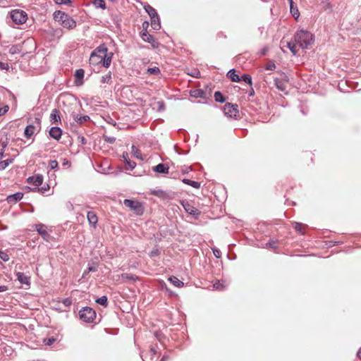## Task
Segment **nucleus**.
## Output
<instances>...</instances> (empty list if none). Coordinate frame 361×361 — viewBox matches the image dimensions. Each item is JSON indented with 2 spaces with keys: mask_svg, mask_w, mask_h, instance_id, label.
Instances as JSON below:
<instances>
[{
  "mask_svg": "<svg viewBox=\"0 0 361 361\" xmlns=\"http://www.w3.org/2000/svg\"><path fill=\"white\" fill-rule=\"evenodd\" d=\"M295 43L291 42H281V49L284 51L285 48L290 49L293 54H296L298 51V48L302 49H308L314 42L313 35L312 33L305 30L298 31L295 35Z\"/></svg>",
  "mask_w": 361,
  "mask_h": 361,
  "instance_id": "1",
  "label": "nucleus"
},
{
  "mask_svg": "<svg viewBox=\"0 0 361 361\" xmlns=\"http://www.w3.org/2000/svg\"><path fill=\"white\" fill-rule=\"evenodd\" d=\"M112 54L107 53L104 47H99L90 56V63L92 65L102 64L104 67H109L111 62Z\"/></svg>",
  "mask_w": 361,
  "mask_h": 361,
  "instance_id": "2",
  "label": "nucleus"
},
{
  "mask_svg": "<svg viewBox=\"0 0 361 361\" xmlns=\"http://www.w3.org/2000/svg\"><path fill=\"white\" fill-rule=\"evenodd\" d=\"M11 18L16 25H21L27 21V15L22 10H13L11 13Z\"/></svg>",
  "mask_w": 361,
  "mask_h": 361,
  "instance_id": "3",
  "label": "nucleus"
},
{
  "mask_svg": "<svg viewBox=\"0 0 361 361\" xmlns=\"http://www.w3.org/2000/svg\"><path fill=\"white\" fill-rule=\"evenodd\" d=\"M79 314L80 319L85 322H90L93 321L96 317L95 312L90 307L83 308L80 311Z\"/></svg>",
  "mask_w": 361,
  "mask_h": 361,
  "instance_id": "4",
  "label": "nucleus"
},
{
  "mask_svg": "<svg viewBox=\"0 0 361 361\" xmlns=\"http://www.w3.org/2000/svg\"><path fill=\"white\" fill-rule=\"evenodd\" d=\"M123 204L126 207H129L130 209L135 211L137 214L142 212L141 204L135 200H125Z\"/></svg>",
  "mask_w": 361,
  "mask_h": 361,
  "instance_id": "5",
  "label": "nucleus"
},
{
  "mask_svg": "<svg viewBox=\"0 0 361 361\" xmlns=\"http://www.w3.org/2000/svg\"><path fill=\"white\" fill-rule=\"evenodd\" d=\"M36 230L42 235V237L47 241H49L51 238L49 232L47 230V227L43 224L36 225Z\"/></svg>",
  "mask_w": 361,
  "mask_h": 361,
  "instance_id": "6",
  "label": "nucleus"
},
{
  "mask_svg": "<svg viewBox=\"0 0 361 361\" xmlns=\"http://www.w3.org/2000/svg\"><path fill=\"white\" fill-rule=\"evenodd\" d=\"M121 95L123 98L126 99L128 100H131L134 97L133 94V90L130 87H124L121 90Z\"/></svg>",
  "mask_w": 361,
  "mask_h": 361,
  "instance_id": "7",
  "label": "nucleus"
},
{
  "mask_svg": "<svg viewBox=\"0 0 361 361\" xmlns=\"http://www.w3.org/2000/svg\"><path fill=\"white\" fill-rule=\"evenodd\" d=\"M85 72L82 69H78L75 71V83L78 86H80L83 83V78H84Z\"/></svg>",
  "mask_w": 361,
  "mask_h": 361,
  "instance_id": "8",
  "label": "nucleus"
},
{
  "mask_svg": "<svg viewBox=\"0 0 361 361\" xmlns=\"http://www.w3.org/2000/svg\"><path fill=\"white\" fill-rule=\"evenodd\" d=\"M224 111L226 114L229 115V116H235L238 113L237 106L234 105H231L230 104H226L224 108Z\"/></svg>",
  "mask_w": 361,
  "mask_h": 361,
  "instance_id": "9",
  "label": "nucleus"
},
{
  "mask_svg": "<svg viewBox=\"0 0 361 361\" xmlns=\"http://www.w3.org/2000/svg\"><path fill=\"white\" fill-rule=\"evenodd\" d=\"M61 25L64 28L73 29L76 26V22L69 16H67L66 20L62 23Z\"/></svg>",
  "mask_w": 361,
  "mask_h": 361,
  "instance_id": "10",
  "label": "nucleus"
},
{
  "mask_svg": "<svg viewBox=\"0 0 361 361\" xmlns=\"http://www.w3.org/2000/svg\"><path fill=\"white\" fill-rule=\"evenodd\" d=\"M67 16L68 15L64 12L58 11L54 13V18L56 21L61 25L62 23L66 20Z\"/></svg>",
  "mask_w": 361,
  "mask_h": 361,
  "instance_id": "11",
  "label": "nucleus"
},
{
  "mask_svg": "<svg viewBox=\"0 0 361 361\" xmlns=\"http://www.w3.org/2000/svg\"><path fill=\"white\" fill-rule=\"evenodd\" d=\"M61 130L58 127H53L51 128L49 131V135L51 137L56 140H59L61 135Z\"/></svg>",
  "mask_w": 361,
  "mask_h": 361,
  "instance_id": "12",
  "label": "nucleus"
},
{
  "mask_svg": "<svg viewBox=\"0 0 361 361\" xmlns=\"http://www.w3.org/2000/svg\"><path fill=\"white\" fill-rule=\"evenodd\" d=\"M43 178L40 175H37L35 176L30 177L28 178V182L32 183L33 185L38 186L42 183Z\"/></svg>",
  "mask_w": 361,
  "mask_h": 361,
  "instance_id": "13",
  "label": "nucleus"
},
{
  "mask_svg": "<svg viewBox=\"0 0 361 361\" xmlns=\"http://www.w3.org/2000/svg\"><path fill=\"white\" fill-rule=\"evenodd\" d=\"M23 193L18 192L16 194L9 195L7 197V201L8 203H16V202L20 200L23 198Z\"/></svg>",
  "mask_w": 361,
  "mask_h": 361,
  "instance_id": "14",
  "label": "nucleus"
},
{
  "mask_svg": "<svg viewBox=\"0 0 361 361\" xmlns=\"http://www.w3.org/2000/svg\"><path fill=\"white\" fill-rule=\"evenodd\" d=\"M288 1H289V3H290V13H291L292 16L295 19H298V17L300 16V13L298 11V9L297 6H294V3H293V0H288Z\"/></svg>",
  "mask_w": 361,
  "mask_h": 361,
  "instance_id": "15",
  "label": "nucleus"
},
{
  "mask_svg": "<svg viewBox=\"0 0 361 361\" xmlns=\"http://www.w3.org/2000/svg\"><path fill=\"white\" fill-rule=\"evenodd\" d=\"M154 170L158 173H167L169 172V167L163 164H159L154 167Z\"/></svg>",
  "mask_w": 361,
  "mask_h": 361,
  "instance_id": "16",
  "label": "nucleus"
},
{
  "mask_svg": "<svg viewBox=\"0 0 361 361\" xmlns=\"http://www.w3.org/2000/svg\"><path fill=\"white\" fill-rule=\"evenodd\" d=\"M142 38L144 41L151 43L153 47L156 46L155 41L154 40L152 36L149 35L147 32L142 33Z\"/></svg>",
  "mask_w": 361,
  "mask_h": 361,
  "instance_id": "17",
  "label": "nucleus"
},
{
  "mask_svg": "<svg viewBox=\"0 0 361 361\" xmlns=\"http://www.w3.org/2000/svg\"><path fill=\"white\" fill-rule=\"evenodd\" d=\"M123 159H124V161L126 162V169L127 170H131L135 168V163L133 162V161H131L128 159V154H126V155L123 154Z\"/></svg>",
  "mask_w": 361,
  "mask_h": 361,
  "instance_id": "18",
  "label": "nucleus"
},
{
  "mask_svg": "<svg viewBox=\"0 0 361 361\" xmlns=\"http://www.w3.org/2000/svg\"><path fill=\"white\" fill-rule=\"evenodd\" d=\"M87 219L90 224L95 226L97 223V217L96 214L92 212H89L87 213Z\"/></svg>",
  "mask_w": 361,
  "mask_h": 361,
  "instance_id": "19",
  "label": "nucleus"
},
{
  "mask_svg": "<svg viewBox=\"0 0 361 361\" xmlns=\"http://www.w3.org/2000/svg\"><path fill=\"white\" fill-rule=\"evenodd\" d=\"M36 129L35 127L33 126H28L25 130V135L26 137L29 138L35 132Z\"/></svg>",
  "mask_w": 361,
  "mask_h": 361,
  "instance_id": "20",
  "label": "nucleus"
},
{
  "mask_svg": "<svg viewBox=\"0 0 361 361\" xmlns=\"http://www.w3.org/2000/svg\"><path fill=\"white\" fill-rule=\"evenodd\" d=\"M169 281L176 287H182L184 285L183 282L175 276H171Z\"/></svg>",
  "mask_w": 361,
  "mask_h": 361,
  "instance_id": "21",
  "label": "nucleus"
},
{
  "mask_svg": "<svg viewBox=\"0 0 361 361\" xmlns=\"http://www.w3.org/2000/svg\"><path fill=\"white\" fill-rule=\"evenodd\" d=\"M183 207L185 208V210L190 214H197V209L195 208L193 206L189 204L188 203H186L185 204H183Z\"/></svg>",
  "mask_w": 361,
  "mask_h": 361,
  "instance_id": "22",
  "label": "nucleus"
},
{
  "mask_svg": "<svg viewBox=\"0 0 361 361\" xmlns=\"http://www.w3.org/2000/svg\"><path fill=\"white\" fill-rule=\"evenodd\" d=\"M228 77L233 82H238L240 80L239 75L235 73L234 70H231L228 73Z\"/></svg>",
  "mask_w": 361,
  "mask_h": 361,
  "instance_id": "23",
  "label": "nucleus"
},
{
  "mask_svg": "<svg viewBox=\"0 0 361 361\" xmlns=\"http://www.w3.org/2000/svg\"><path fill=\"white\" fill-rule=\"evenodd\" d=\"M17 278H18V280L21 283H23V284L29 283V279L25 275H24L23 273H18Z\"/></svg>",
  "mask_w": 361,
  "mask_h": 361,
  "instance_id": "24",
  "label": "nucleus"
},
{
  "mask_svg": "<svg viewBox=\"0 0 361 361\" xmlns=\"http://www.w3.org/2000/svg\"><path fill=\"white\" fill-rule=\"evenodd\" d=\"M92 4L95 8H101L102 9L106 8V3L104 0H94Z\"/></svg>",
  "mask_w": 361,
  "mask_h": 361,
  "instance_id": "25",
  "label": "nucleus"
},
{
  "mask_svg": "<svg viewBox=\"0 0 361 361\" xmlns=\"http://www.w3.org/2000/svg\"><path fill=\"white\" fill-rule=\"evenodd\" d=\"M50 118L52 123H56L60 120V116L56 109L52 111Z\"/></svg>",
  "mask_w": 361,
  "mask_h": 361,
  "instance_id": "26",
  "label": "nucleus"
},
{
  "mask_svg": "<svg viewBox=\"0 0 361 361\" xmlns=\"http://www.w3.org/2000/svg\"><path fill=\"white\" fill-rule=\"evenodd\" d=\"M145 10L148 13V14L149 15V16L151 17L152 19H154L155 17L157 16V14L155 10L150 6H146Z\"/></svg>",
  "mask_w": 361,
  "mask_h": 361,
  "instance_id": "27",
  "label": "nucleus"
},
{
  "mask_svg": "<svg viewBox=\"0 0 361 361\" xmlns=\"http://www.w3.org/2000/svg\"><path fill=\"white\" fill-rule=\"evenodd\" d=\"M151 26L154 30H158L160 27V24L159 23V20L157 16L154 19L151 18Z\"/></svg>",
  "mask_w": 361,
  "mask_h": 361,
  "instance_id": "28",
  "label": "nucleus"
},
{
  "mask_svg": "<svg viewBox=\"0 0 361 361\" xmlns=\"http://www.w3.org/2000/svg\"><path fill=\"white\" fill-rule=\"evenodd\" d=\"M74 119L75 121L82 123L87 121L89 119V117L87 116H79L78 115H76L74 116Z\"/></svg>",
  "mask_w": 361,
  "mask_h": 361,
  "instance_id": "29",
  "label": "nucleus"
},
{
  "mask_svg": "<svg viewBox=\"0 0 361 361\" xmlns=\"http://www.w3.org/2000/svg\"><path fill=\"white\" fill-rule=\"evenodd\" d=\"M183 183L188 184V185L192 186L193 188H198L200 187V183L197 182L192 181V180H190L188 179H183Z\"/></svg>",
  "mask_w": 361,
  "mask_h": 361,
  "instance_id": "30",
  "label": "nucleus"
},
{
  "mask_svg": "<svg viewBox=\"0 0 361 361\" xmlns=\"http://www.w3.org/2000/svg\"><path fill=\"white\" fill-rule=\"evenodd\" d=\"M159 73V69L156 66L147 69V73L150 75H158Z\"/></svg>",
  "mask_w": 361,
  "mask_h": 361,
  "instance_id": "31",
  "label": "nucleus"
},
{
  "mask_svg": "<svg viewBox=\"0 0 361 361\" xmlns=\"http://www.w3.org/2000/svg\"><path fill=\"white\" fill-rule=\"evenodd\" d=\"M276 85L277 88L281 90V91H284L286 89V84L281 81L276 80Z\"/></svg>",
  "mask_w": 361,
  "mask_h": 361,
  "instance_id": "32",
  "label": "nucleus"
},
{
  "mask_svg": "<svg viewBox=\"0 0 361 361\" xmlns=\"http://www.w3.org/2000/svg\"><path fill=\"white\" fill-rule=\"evenodd\" d=\"M97 302L103 306H106L107 303V298L105 296H102L97 299Z\"/></svg>",
  "mask_w": 361,
  "mask_h": 361,
  "instance_id": "33",
  "label": "nucleus"
},
{
  "mask_svg": "<svg viewBox=\"0 0 361 361\" xmlns=\"http://www.w3.org/2000/svg\"><path fill=\"white\" fill-rule=\"evenodd\" d=\"M153 193L156 196L161 197V198H164L166 197V194L164 191H161V190L154 191Z\"/></svg>",
  "mask_w": 361,
  "mask_h": 361,
  "instance_id": "34",
  "label": "nucleus"
},
{
  "mask_svg": "<svg viewBox=\"0 0 361 361\" xmlns=\"http://www.w3.org/2000/svg\"><path fill=\"white\" fill-rule=\"evenodd\" d=\"M214 98L216 99V101H218V102H223V96L222 94L219 92H215L214 94Z\"/></svg>",
  "mask_w": 361,
  "mask_h": 361,
  "instance_id": "35",
  "label": "nucleus"
},
{
  "mask_svg": "<svg viewBox=\"0 0 361 361\" xmlns=\"http://www.w3.org/2000/svg\"><path fill=\"white\" fill-rule=\"evenodd\" d=\"M242 79L243 81H245V82L248 83V84H251L252 83V80H251V77L248 75H244L243 77H242Z\"/></svg>",
  "mask_w": 361,
  "mask_h": 361,
  "instance_id": "36",
  "label": "nucleus"
},
{
  "mask_svg": "<svg viewBox=\"0 0 361 361\" xmlns=\"http://www.w3.org/2000/svg\"><path fill=\"white\" fill-rule=\"evenodd\" d=\"M0 258L5 262L9 259L8 255L4 252H0Z\"/></svg>",
  "mask_w": 361,
  "mask_h": 361,
  "instance_id": "37",
  "label": "nucleus"
},
{
  "mask_svg": "<svg viewBox=\"0 0 361 361\" xmlns=\"http://www.w3.org/2000/svg\"><path fill=\"white\" fill-rule=\"evenodd\" d=\"M111 80V75L107 74L102 78L101 82L102 83L109 82Z\"/></svg>",
  "mask_w": 361,
  "mask_h": 361,
  "instance_id": "38",
  "label": "nucleus"
},
{
  "mask_svg": "<svg viewBox=\"0 0 361 361\" xmlns=\"http://www.w3.org/2000/svg\"><path fill=\"white\" fill-rule=\"evenodd\" d=\"M276 68V66L274 63L272 62H269L267 66H266V69L267 70H270V71H273Z\"/></svg>",
  "mask_w": 361,
  "mask_h": 361,
  "instance_id": "39",
  "label": "nucleus"
},
{
  "mask_svg": "<svg viewBox=\"0 0 361 361\" xmlns=\"http://www.w3.org/2000/svg\"><path fill=\"white\" fill-rule=\"evenodd\" d=\"M214 288L216 290H222L224 288V286L221 283L218 281L214 284Z\"/></svg>",
  "mask_w": 361,
  "mask_h": 361,
  "instance_id": "40",
  "label": "nucleus"
},
{
  "mask_svg": "<svg viewBox=\"0 0 361 361\" xmlns=\"http://www.w3.org/2000/svg\"><path fill=\"white\" fill-rule=\"evenodd\" d=\"M8 106L6 105L3 108H0V116L5 114L8 111Z\"/></svg>",
  "mask_w": 361,
  "mask_h": 361,
  "instance_id": "41",
  "label": "nucleus"
},
{
  "mask_svg": "<svg viewBox=\"0 0 361 361\" xmlns=\"http://www.w3.org/2000/svg\"><path fill=\"white\" fill-rule=\"evenodd\" d=\"M58 4H69L70 0H54Z\"/></svg>",
  "mask_w": 361,
  "mask_h": 361,
  "instance_id": "42",
  "label": "nucleus"
},
{
  "mask_svg": "<svg viewBox=\"0 0 361 361\" xmlns=\"http://www.w3.org/2000/svg\"><path fill=\"white\" fill-rule=\"evenodd\" d=\"M49 166L51 169H54L58 166V162L56 161H51L49 163Z\"/></svg>",
  "mask_w": 361,
  "mask_h": 361,
  "instance_id": "43",
  "label": "nucleus"
},
{
  "mask_svg": "<svg viewBox=\"0 0 361 361\" xmlns=\"http://www.w3.org/2000/svg\"><path fill=\"white\" fill-rule=\"evenodd\" d=\"M0 68L2 70H4V69L7 70L8 68V65L7 63L0 62Z\"/></svg>",
  "mask_w": 361,
  "mask_h": 361,
  "instance_id": "44",
  "label": "nucleus"
},
{
  "mask_svg": "<svg viewBox=\"0 0 361 361\" xmlns=\"http://www.w3.org/2000/svg\"><path fill=\"white\" fill-rule=\"evenodd\" d=\"M55 341V339L54 338H50L48 340H44V342H46L47 345H51Z\"/></svg>",
  "mask_w": 361,
  "mask_h": 361,
  "instance_id": "45",
  "label": "nucleus"
},
{
  "mask_svg": "<svg viewBox=\"0 0 361 361\" xmlns=\"http://www.w3.org/2000/svg\"><path fill=\"white\" fill-rule=\"evenodd\" d=\"M132 149H133V152L134 155H135L137 158H139V154H138V151H137V149H135L134 146H132Z\"/></svg>",
  "mask_w": 361,
  "mask_h": 361,
  "instance_id": "46",
  "label": "nucleus"
},
{
  "mask_svg": "<svg viewBox=\"0 0 361 361\" xmlns=\"http://www.w3.org/2000/svg\"><path fill=\"white\" fill-rule=\"evenodd\" d=\"M7 290L6 286H0V292H4Z\"/></svg>",
  "mask_w": 361,
  "mask_h": 361,
  "instance_id": "47",
  "label": "nucleus"
},
{
  "mask_svg": "<svg viewBox=\"0 0 361 361\" xmlns=\"http://www.w3.org/2000/svg\"><path fill=\"white\" fill-rule=\"evenodd\" d=\"M2 148H5L7 145V140L1 142Z\"/></svg>",
  "mask_w": 361,
  "mask_h": 361,
  "instance_id": "48",
  "label": "nucleus"
},
{
  "mask_svg": "<svg viewBox=\"0 0 361 361\" xmlns=\"http://www.w3.org/2000/svg\"><path fill=\"white\" fill-rule=\"evenodd\" d=\"M97 271V269L95 267H90L89 269H88V271Z\"/></svg>",
  "mask_w": 361,
  "mask_h": 361,
  "instance_id": "49",
  "label": "nucleus"
},
{
  "mask_svg": "<svg viewBox=\"0 0 361 361\" xmlns=\"http://www.w3.org/2000/svg\"><path fill=\"white\" fill-rule=\"evenodd\" d=\"M7 164L8 163H6L4 165L3 163H0V169H4Z\"/></svg>",
  "mask_w": 361,
  "mask_h": 361,
  "instance_id": "50",
  "label": "nucleus"
},
{
  "mask_svg": "<svg viewBox=\"0 0 361 361\" xmlns=\"http://www.w3.org/2000/svg\"><path fill=\"white\" fill-rule=\"evenodd\" d=\"M64 305H65L66 306L69 305H70V301H69L68 300H65V301H64Z\"/></svg>",
  "mask_w": 361,
  "mask_h": 361,
  "instance_id": "51",
  "label": "nucleus"
},
{
  "mask_svg": "<svg viewBox=\"0 0 361 361\" xmlns=\"http://www.w3.org/2000/svg\"><path fill=\"white\" fill-rule=\"evenodd\" d=\"M214 253L215 256L219 257V251L216 250V251L214 252Z\"/></svg>",
  "mask_w": 361,
  "mask_h": 361,
  "instance_id": "52",
  "label": "nucleus"
},
{
  "mask_svg": "<svg viewBox=\"0 0 361 361\" xmlns=\"http://www.w3.org/2000/svg\"><path fill=\"white\" fill-rule=\"evenodd\" d=\"M63 165H64V166H66V165L68 166V165H69L68 161L65 160V161H63Z\"/></svg>",
  "mask_w": 361,
  "mask_h": 361,
  "instance_id": "53",
  "label": "nucleus"
},
{
  "mask_svg": "<svg viewBox=\"0 0 361 361\" xmlns=\"http://www.w3.org/2000/svg\"><path fill=\"white\" fill-rule=\"evenodd\" d=\"M357 355L358 357L361 359V348L360 349V350L358 351L357 353Z\"/></svg>",
  "mask_w": 361,
  "mask_h": 361,
  "instance_id": "54",
  "label": "nucleus"
},
{
  "mask_svg": "<svg viewBox=\"0 0 361 361\" xmlns=\"http://www.w3.org/2000/svg\"><path fill=\"white\" fill-rule=\"evenodd\" d=\"M87 271H85L84 272V274H83V276H84L85 274H87Z\"/></svg>",
  "mask_w": 361,
  "mask_h": 361,
  "instance_id": "55",
  "label": "nucleus"
},
{
  "mask_svg": "<svg viewBox=\"0 0 361 361\" xmlns=\"http://www.w3.org/2000/svg\"><path fill=\"white\" fill-rule=\"evenodd\" d=\"M41 190H46L47 189H46V188H42Z\"/></svg>",
  "mask_w": 361,
  "mask_h": 361,
  "instance_id": "56",
  "label": "nucleus"
}]
</instances>
